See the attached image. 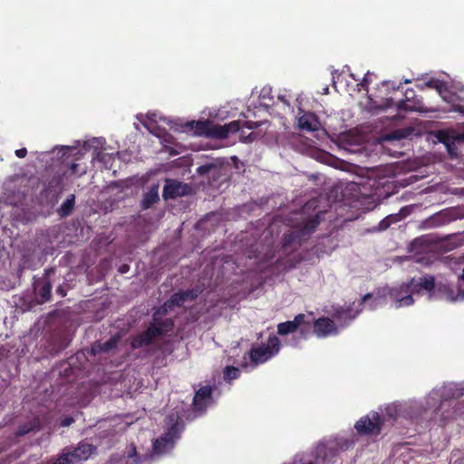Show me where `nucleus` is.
<instances>
[{
  "mask_svg": "<svg viewBox=\"0 0 464 464\" xmlns=\"http://www.w3.org/2000/svg\"><path fill=\"white\" fill-rule=\"evenodd\" d=\"M425 85L430 89H435L437 90L438 92H440V89H441V83L440 81L438 80H435V79H431L428 82H425Z\"/></svg>",
  "mask_w": 464,
  "mask_h": 464,
  "instance_id": "31",
  "label": "nucleus"
},
{
  "mask_svg": "<svg viewBox=\"0 0 464 464\" xmlns=\"http://www.w3.org/2000/svg\"><path fill=\"white\" fill-rule=\"evenodd\" d=\"M314 332L318 337H325L336 334V326L328 317H321L314 322Z\"/></svg>",
  "mask_w": 464,
  "mask_h": 464,
  "instance_id": "13",
  "label": "nucleus"
},
{
  "mask_svg": "<svg viewBox=\"0 0 464 464\" xmlns=\"http://www.w3.org/2000/svg\"><path fill=\"white\" fill-rule=\"evenodd\" d=\"M365 84H368V82L367 80L364 78L362 82V85L364 86Z\"/></svg>",
  "mask_w": 464,
  "mask_h": 464,
  "instance_id": "48",
  "label": "nucleus"
},
{
  "mask_svg": "<svg viewBox=\"0 0 464 464\" xmlns=\"http://www.w3.org/2000/svg\"><path fill=\"white\" fill-rule=\"evenodd\" d=\"M53 272V269H45L44 275L42 277H34L33 286L39 297L38 302L41 304L49 302L52 297V283L49 276Z\"/></svg>",
  "mask_w": 464,
  "mask_h": 464,
  "instance_id": "9",
  "label": "nucleus"
},
{
  "mask_svg": "<svg viewBox=\"0 0 464 464\" xmlns=\"http://www.w3.org/2000/svg\"><path fill=\"white\" fill-rule=\"evenodd\" d=\"M213 168L214 166L212 164L201 165L197 169V173L200 176H204L208 174Z\"/></svg>",
  "mask_w": 464,
  "mask_h": 464,
  "instance_id": "29",
  "label": "nucleus"
},
{
  "mask_svg": "<svg viewBox=\"0 0 464 464\" xmlns=\"http://www.w3.org/2000/svg\"><path fill=\"white\" fill-rule=\"evenodd\" d=\"M127 459H128L127 462L131 461V464L140 463V458L139 457V455L137 453V449L133 444H131L128 450Z\"/></svg>",
  "mask_w": 464,
  "mask_h": 464,
  "instance_id": "27",
  "label": "nucleus"
},
{
  "mask_svg": "<svg viewBox=\"0 0 464 464\" xmlns=\"http://www.w3.org/2000/svg\"><path fill=\"white\" fill-rule=\"evenodd\" d=\"M405 137L404 130H394L392 133L389 135V140H400Z\"/></svg>",
  "mask_w": 464,
  "mask_h": 464,
  "instance_id": "36",
  "label": "nucleus"
},
{
  "mask_svg": "<svg viewBox=\"0 0 464 464\" xmlns=\"http://www.w3.org/2000/svg\"><path fill=\"white\" fill-rule=\"evenodd\" d=\"M56 293L62 297H64L66 295V290L63 288V285H59L56 288Z\"/></svg>",
  "mask_w": 464,
  "mask_h": 464,
  "instance_id": "43",
  "label": "nucleus"
},
{
  "mask_svg": "<svg viewBox=\"0 0 464 464\" xmlns=\"http://www.w3.org/2000/svg\"><path fill=\"white\" fill-rule=\"evenodd\" d=\"M372 294H366L362 298V303H366L369 299H372Z\"/></svg>",
  "mask_w": 464,
  "mask_h": 464,
  "instance_id": "45",
  "label": "nucleus"
},
{
  "mask_svg": "<svg viewBox=\"0 0 464 464\" xmlns=\"http://www.w3.org/2000/svg\"><path fill=\"white\" fill-rule=\"evenodd\" d=\"M199 293L200 292L196 288L188 289L185 291H179L170 296L171 302H173L177 307H180L187 301L191 302L196 300L199 295Z\"/></svg>",
  "mask_w": 464,
  "mask_h": 464,
  "instance_id": "15",
  "label": "nucleus"
},
{
  "mask_svg": "<svg viewBox=\"0 0 464 464\" xmlns=\"http://www.w3.org/2000/svg\"><path fill=\"white\" fill-rule=\"evenodd\" d=\"M410 285L411 290L415 292H419L421 289L430 292L435 288V277L430 275H426L420 277L417 283H415L414 279H411Z\"/></svg>",
  "mask_w": 464,
  "mask_h": 464,
  "instance_id": "16",
  "label": "nucleus"
},
{
  "mask_svg": "<svg viewBox=\"0 0 464 464\" xmlns=\"http://www.w3.org/2000/svg\"><path fill=\"white\" fill-rule=\"evenodd\" d=\"M463 296H464V292H463Z\"/></svg>",
  "mask_w": 464,
  "mask_h": 464,
  "instance_id": "51",
  "label": "nucleus"
},
{
  "mask_svg": "<svg viewBox=\"0 0 464 464\" xmlns=\"http://www.w3.org/2000/svg\"><path fill=\"white\" fill-rule=\"evenodd\" d=\"M173 328V319H159L155 315L145 331L132 337L130 346L132 349H140L148 346L151 344L156 338L171 332Z\"/></svg>",
  "mask_w": 464,
  "mask_h": 464,
  "instance_id": "1",
  "label": "nucleus"
},
{
  "mask_svg": "<svg viewBox=\"0 0 464 464\" xmlns=\"http://www.w3.org/2000/svg\"><path fill=\"white\" fill-rule=\"evenodd\" d=\"M225 126H226L228 135L230 133L238 132L240 130V123L238 121H230L229 123L225 124Z\"/></svg>",
  "mask_w": 464,
  "mask_h": 464,
  "instance_id": "28",
  "label": "nucleus"
},
{
  "mask_svg": "<svg viewBox=\"0 0 464 464\" xmlns=\"http://www.w3.org/2000/svg\"><path fill=\"white\" fill-rule=\"evenodd\" d=\"M459 218L458 212L454 208L443 209L426 220L427 227H438L445 226Z\"/></svg>",
  "mask_w": 464,
  "mask_h": 464,
  "instance_id": "11",
  "label": "nucleus"
},
{
  "mask_svg": "<svg viewBox=\"0 0 464 464\" xmlns=\"http://www.w3.org/2000/svg\"><path fill=\"white\" fill-rule=\"evenodd\" d=\"M324 212L318 211L313 218H308L303 226L290 233L284 234L282 237V250L284 253L296 250L301 246L302 243L305 241L321 222Z\"/></svg>",
  "mask_w": 464,
  "mask_h": 464,
  "instance_id": "2",
  "label": "nucleus"
},
{
  "mask_svg": "<svg viewBox=\"0 0 464 464\" xmlns=\"http://www.w3.org/2000/svg\"><path fill=\"white\" fill-rule=\"evenodd\" d=\"M460 279L464 281V267H463V270H462V275L460 276Z\"/></svg>",
  "mask_w": 464,
  "mask_h": 464,
  "instance_id": "49",
  "label": "nucleus"
},
{
  "mask_svg": "<svg viewBox=\"0 0 464 464\" xmlns=\"http://www.w3.org/2000/svg\"><path fill=\"white\" fill-rule=\"evenodd\" d=\"M355 314L354 315H351V310L347 309V310H343L342 312H338V318L339 319H346L348 318L350 321L353 320L355 318Z\"/></svg>",
  "mask_w": 464,
  "mask_h": 464,
  "instance_id": "34",
  "label": "nucleus"
},
{
  "mask_svg": "<svg viewBox=\"0 0 464 464\" xmlns=\"http://www.w3.org/2000/svg\"><path fill=\"white\" fill-rule=\"evenodd\" d=\"M213 387L209 385L202 386L196 391L192 406L195 411H205L212 400Z\"/></svg>",
  "mask_w": 464,
  "mask_h": 464,
  "instance_id": "12",
  "label": "nucleus"
},
{
  "mask_svg": "<svg viewBox=\"0 0 464 464\" xmlns=\"http://www.w3.org/2000/svg\"><path fill=\"white\" fill-rule=\"evenodd\" d=\"M176 305L173 302H171V297L167 300L161 306H160L157 311L154 313L152 318L156 315L157 318H160V315H166L169 311H171Z\"/></svg>",
  "mask_w": 464,
  "mask_h": 464,
  "instance_id": "25",
  "label": "nucleus"
},
{
  "mask_svg": "<svg viewBox=\"0 0 464 464\" xmlns=\"http://www.w3.org/2000/svg\"><path fill=\"white\" fill-rule=\"evenodd\" d=\"M70 171L72 174H77L79 176H82L85 173V169H80V164L78 163H72L70 166Z\"/></svg>",
  "mask_w": 464,
  "mask_h": 464,
  "instance_id": "32",
  "label": "nucleus"
},
{
  "mask_svg": "<svg viewBox=\"0 0 464 464\" xmlns=\"http://www.w3.org/2000/svg\"><path fill=\"white\" fill-rule=\"evenodd\" d=\"M410 285H401L399 287L389 289L387 296L394 303L395 308L410 306L414 303Z\"/></svg>",
  "mask_w": 464,
  "mask_h": 464,
  "instance_id": "8",
  "label": "nucleus"
},
{
  "mask_svg": "<svg viewBox=\"0 0 464 464\" xmlns=\"http://www.w3.org/2000/svg\"><path fill=\"white\" fill-rule=\"evenodd\" d=\"M179 437V427L177 423L172 424L168 430L153 442V452L163 454L174 447L175 440Z\"/></svg>",
  "mask_w": 464,
  "mask_h": 464,
  "instance_id": "6",
  "label": "nucleus"
},
{
  "mask_svg": "<svg viewBox=\"0 0 464 464\" xmlns=\"http://www.w3.org/2000/svg\"><path fill=\"white\" fill-rule=\"evenodd\" d=\"M391 219H393L392 217H387L385 218L384 219H382L381 222H380V227L382 229H386L390 227L391 225V222L392 220Z\"/></svg>",
  "mask_w": 464,
  "mask_h": 464,
  "instance_id": "39",
  "label": "nucleus"
},
{
  "mask_svg": "<svg viewBox=\"0 0 464 464\" xmlns=\"http://www.w3.org/2000/svg\"><path fill=\"white\" fill-rule=\"evenodd\" d=\"M35 430H39V421L37 420L21 424L15 431V436L22 437Z\"/></svg>",
  "mask_w": 464,
  "mask_h": 464,
  "instance_id": "21",
  "label": "nucleus"
},
{
  "mask_svg": "<svg viewBox=\"0 0 464 464\" xmlns=\"http://www.w3.org/2000/svg\"><path fill=\"white\" fill-rule=\"evenodd\" d=\"M420 101H408L402 99L397 102V108L402 111H414L420 109Z\"/></svg>",
  "mask_w": 464,
  "mask_h": 464,
  "instance_id": "24",
  "label": "nucleus"
},
{
  "mask_svg": "<svg viewBox=\"0 0 464 464\" xmlns=\"http://www.w3.org/2000/svg\"><path fill=\"white\" fill-rule=\"evenodd\" d=\"M278 99L283 102L285 104H286L287 106H290V103L284 97V96H279Z\"/></svg>",
  "mask_w": 464,
  "mask_h": 464,
  "instance_id": "46",
  "label": "nucleus"
},
{
  "mask_svg": "<svg viewBox=\"0 0 464 464\" xmlns=\"http://www.w3.org/2000/svg\"><path fill=\"white\" fill-rule=\"evenodd\" d=\"M75 205V196L71 194L66 200L57 209V213L62 218L68 217L73 210Z\"/></svg>",
  "mask_w": 464,
  "mask_h": 464,
  "instance_id": "20",
  "label": "nucleus"
},
{
  "mask_svg": "<svg viewBox=\"0 0 464 464\" xmlns=\"http://www.w3.org/2000/svg\"><path fill=\"white\" fill-rule=\"evenodd\" d=\"M342 450H343V445L338 440L320 442L314 450L315 459H321L324 462H334Z\"/></svg>",
  "mask_w": 464,
  "mask_h": 464,
  "instance_id": "7",
  "label": "nucleus"
},
{
  "mask_svg": "<svg viewBox=\"0 0 464 464\" xmlns=\"http://www.w3.org/2000/svg\"><path fill=\"white\" fill-rule=\"evenodd\" d=\"M311 322L306 320V316L304 314H299L295 316L294 320L286 321L277 324V334L281 336L287 335L289 334L295 333L298 329L303 336H305L309 331Z\"/></svg>",
  "mask_w": 464,
  "mask_h": 464,
  "instance_id": "5",
  "label": "nucleus"
},
{
  "mask_svg": "<svg viewBox=\"0 0 464 464\" xmlns=\"http://www.w3.org/2000/svg\"><path fill=\"white\" fill-rule=\"evenodd\" d=\"M260 122L257 121H246L244 122V127L249 130L256 129L260 126Z\"/></svg>",
  "mask_w": 464,
  "mask_h": 464,
  "instance_id": "37",
  "label": "nucleus"
},
{
  "mask_svg": "<svg viewBox=\"0 0 464 464\" xmlns=\"http://www.w3.org/2000/svg\"><path fill=\"white\" fill-rule=\"evenodd\" d=\"M255 137L256 136L254 133H249L247 136H245L243 133H241L240 140L245 143H248L252 142L255 140Z\"/></svg>",
  "mask_w": 464,
  "mask_h": 464,
  "instance_id": "38",
  "label": "nucleus"
},
{
  "mask_svg": "<svg viewBox=\"0 0 464 464\" xmlns=\"http://www.w3.org/2000/svg\"><path fill=\"white\" fill-rule=\"evenodd\" d=\"M280 348L281 342L279 338L274 334H270L266 343L253 346L250 349L249 358L254 364H262L276 356L279 353Z\"/></svg>",
  "mask_w": 464,
  "mask_h": 464,
  "instance_id": "3",
  "label": "nucleus"
},
{
  "mask_svg": "<svg viewBox=\"0 0 464 464\" xmlns=\"http://www.w3.org/2000/svg\"><path fill=\"white\" fill-rule=\"evenodd\" d=\"M72 459H70V454H64L63 453L55 462L53 464H72Z\"/></svg>",
  "mask_w": 464,
  "mask_h": 464,
  "instance_id": "30",
  "label": "nucleus"
},
{
  "mask_svg": "<svg viewBox=\"0 0 464 464\" xmlns=\"http://www.w3.org/2000/svg\"><path fill=\"white\" fill-rule=\"evenodd\" d=\"M319 121L314 113H304L298 118V127L300 130L314 131L318 130Z\"/></svg>",
  "mask_w": 464,
  "mask_h": 464,
  "instance_id": "17",
  "label": "nucleus"
},
{
  "mask_svg": "<svg viewBox=\"0 0 464 464\" xmlns=\"http://www.w3.org/2000/svg\"><path fill=\"white\" fill-rule=\"evenodd\" d=\"M190 187L183 182L175 179H167L163 188L162 197L164 199H174L179 197L188 195Z\"/></svg>",
  "mask_w": 464,
  "mask_h": 464,
  "instance_id": "10",
  "label": "nucleus"
},
{
  "mask_svg": "<svg viewBox=\"0 0 464 464\" xmlns=\"http://www.w3.org/2000/svg\"><path fill=\"white\" fill-rule=\"evenodd\" d=\"M191 126L195 128V133L198 135H204L208 138V133L210 132L211 124L212 122L206 121H191L189 123Z\"/></svg>",
  "mask_w": 464,
  "mask_h": 464,
  "instance_id": "22",
  "label": "nucleus"
},
{
  "mask_svg": "<svg viewBox=\"0 0 464 464\" xmlns=\"http://www.w3.org/2000/svg\"><path fill=\"white\" fill-rule=\"evenodd\" d=\"M16 157L23 159L27 155V150L25 148H22L15 150Z\"/></svg>",
  "mask_w": 464,
  "mask_h": 464,
  "instance_id": "41",
  "label": "nucleus"
},
{
  "mask_svg": "<svg viewBox=\"0 0 464 464\" xmlns=\"http://www.w3.org/2000/svg\"><path fill=\"white\" fill-rule=\"evenodd\" d=\"M294 464H315V460L310 456H304L300 459H295Z\"/></svg>",
  "mask_w": 464,
  "mask_h": 464,
  "instance_id": "33",
  "label": "nucleus"
},
{
  "mask_svg": "<svg viewBox=\"0 0 464 464\" xmlns=\"http://www.w3.org/2000/svg\"><path fill=\"white\" fill-rule=\"evenodd\" d=\"M129 270H130V266L129 265H122L119 268V272L121 274H126Z\"/></svg>",
  "mask_w": 464,
  "mask_h": 464,
  "instance_id": "44",
  "label": "nucleus"
},
{
  "mask_svg": "<svg viewBox=\"0 0 464 464\" xmlns=\"http://www.w3.org/2000/svg\"><path fill=\"white\" fill-rule=\"evenodd\" d=\"M95 450L96 447L94 445L85 441H81L72 451L67 452L66 454H70L71 459L86 460L95 452Z\"/></svg>",
  "mask_w": 464,
  "mask_h": 464,
  "instance_id": "14",
  "label": "nucleus"
},
{
  "mask_svg": "<svg viewBox=\"0 0 464 464\" xmlns=\"http://www.w3.org/2000/svg\"><path fill=\"white\" fill-rule=\"evenodd\" d=\"M383 425V420L378 412L361 418L354 425L357 433L363 435H379Z\"/></svg>",
  "mask_w": 464,
  "mask_h": 464,
  "instance_id": "4",
  "label": "nucleus"
},
{
  "mask_svg": "<svg viewBox=\"0 0 464 464\" xmlns=\"http://www.w3.org/2000/svg\"><path fill=\"white\" fill-rule=\"evenodd\" d=\"M228 137L227 130L226 129L225 124L219 125V124H211L210 132L208 133V138L213 139H227Z\"/></svg>",
  "mask_w": 464,
  "mask_h": 464,
  "instance_id": "23",
  "label": "nucleus"
},
{
  "mask_svg": "<svg viewBox=\"0 0 464 464\" xmlns=\"http://www.w3.org/2000/svg\"><path fill=\"white\" fill-rule=\"evenodd\" d=\"M106 156H108V155H107V154H105V153H99V155H98V159H99L100 160H104V158H105Z\"/></svg>",
  "mask_w": 464,
  "mask_h": 464,
  "instance_id": "47",
  "label": "nucleus"
},
{
  "mask_svg": "<svg viewBox=\"0 0 464 464\" xmlns=\"http://www.w3.org/2000/svg\"><path fill=\"white\" fill-rule=\"evenodd\" d=\"M415 92L411 88H408L404 92V99L408 101H420L419 99L415 98Z\"/></svg>",
  "mask_w": 464,
  "mask_h": 464,
  "instance_id": "35",
  "label": "nucleus"
},
{
  "mask_svg": "<svg viewBox=\"0 0 464 464\" xmlns=\"http://www.w3.org/2000/svg\"><path fill=\"white\" fill-rule=\"evenodd\" d=\"M160 200L158 186H152L150 189L143 195V198L140 203V207L142 209H148L151 208L155 203Z\"/></svg>",
  "mask_w": 464,
  "mask_h": 464,
  "instance_id": "18",
  "label": "nucleus"
},
{
  "mask_svg": "<svg viewBox=\"0 0 464 464\" xmlns=\"http://www.w3.org/2000/svg\"><path fill=\"white\" fill-rule=\"evenodd\" d=\"M316 203H317V201L315 199H312V200L308 201L304 205V209L315 208H316Z\"/></svg>",
  "mask_w": 464,
  "mask_h": 464,
  "instance_id": "42",
  "label": "nucleus"
},
{
  "mask_svg": "<svg viewBox=\"0 0 464 464\" xmlns=\"http://www.w3.org/2000/svg\"><path fill=\"white\" fill-rule=\"evenodd\" d=\"M462 137H463V139H464V132L462 133Z\"/></svg>",
  "mask_w": 464,
  "mask_h": 464,
  "instance_id": "50",
  "label": "nucleus"
},
{
  "mask_svg": "<svg viewBox=\"0 0 464 464\" xmlns=\"http://www.w3.org/2000/svg\"><path fill=\"white\" fill-rule=\"evenodd\" d=\"M120 342V337L117 335L111 336L108 341L103 343H99L92 348V353L96 354L98 353L103 352L108 353L118 346Z\"/></svg>",
  "mask_w": 464,
  "mask_h": 464,
  "instance_id": "19",
  "label": "nucleus"
},
{
  "mask_svg": "<svg viewBox=\"0 0 464 464\" xmlns=\"http://www.w3.org/2000/svg\"><path fill=\"white\" fill-rule=\"evenodd\" d=\"M74 420L72 417H65L61 420V426L63 427H68L72 423H73Z\"/></svg>",
  "mask_w": 464,
  "mask_h": 464,
  "instance_id": "40",
  "label": "nucleus"
},
{
  "mask_svg": "<svg viewBox=\"0 0 464 464\" xmlns=\"http://www.w3.org/2000/svg\"><path fill=\"white\" fill-rule=\"evenodd\" d=\"M239 377V370L234 366H227L224 370V379L227 382L236 380Z\"/></svg>",
  "mask_w": 464,
  "mask_h": 464,
  "instance_id": "26",
  "label": "nucleus"
}]
</instances>
